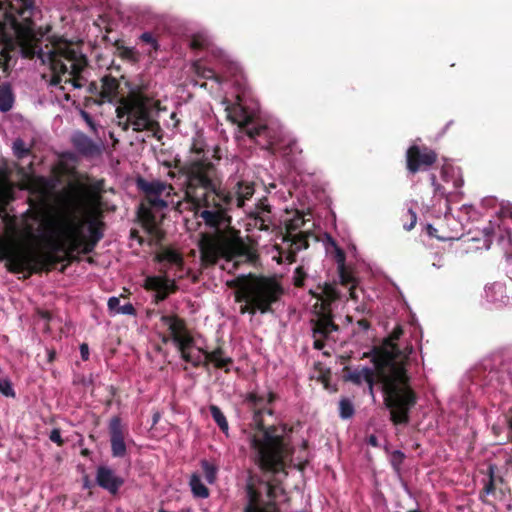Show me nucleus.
Masks as SVG:
<instances>
[{
	"label": "nucleus",
	"mask_w": 512,
	"mask_h": 512,
	"mask_svg": "<svg viewBox=\"0 0 512 512\" xmlns=\"http://www.w3.org/2000/svg\"><path fill=\"white\" fill-rule=\"evenodd\" d=\"M62 47L65 49L66 61L70 63L68 73L72 76L65 82L71 83L74 88H81L86 82L82 72L88 65L87 57L78 49H75L71 42H62Z\"/></svg>",
	"instance_id": "obj_13"
},
{
	"label": "nucleus",
	"mask_w": 512,
	"mask_h": 512,
	"mask_svg": "<svg viewBox=\"0 0 512 512\" xmlns=\"http://www.w3.org/2000/svg\"><path fill=\"white\" fill-rule=\"evenodd\" d=\"M368 443L374 447L378 446V439L375 435H370L368 438Z\"/></svg>",
	"instance_id": "obj_63"
},
{
	"label": "nucleus",
	"mask_w": 512,
	"mask_h": 512,
	"mask_svg": "<svg viewBox=\"0 0 512 512\" xmlns=\"http://www.w3.org/2000/svg\"><path fill=\"white\" fill-rule=\"evenodd\" d=\"M173 341L178 350H189L194 345V338L189 332L175 337Z\"/></svg>",
	"instance_id": "obj_36"
},
{
	"label": "nucleus",
	"mask_w": 512,
	"mask_h": 512,
	"mask_svg": "<svg viewBox=\"0 0 512 512\" xmlns=\"http://www.w3.org/2000/svg\"><path fill=\"white\" fill-rule=\"evenodd\" d=\"M276 397L272 391L268 392L267 400L255 391L248 393L246 397V401L257 408L254 413L256 431L250 439L251 447L256 453L257 464L261 470L274 474L284 470V459L291 454L287 439L291 429L286 424L266 427L261 417L263 413H273L271 409L264 408L263 404L273 403Z\"/></svg>",
	"instance_id": "obj_5"
},
{
	"label": "nucleus",
	"mask_w": 512,
	"mask_h": 512,
	"mask_svg": "<svg viewBox=\"0 0 512 512\" xmlns=\"http://www.w3.org/2000/svg\"><path fill=\"white\" fill-rule=\"evenodd\" d=\"M136 186L145 195L138 208V217L143 223L153 226L155 225L156 217L152 209L162 210L166 208L168 203L162 196L169 198L173 194L174 188L171 184L164 181H148L142 177L137 178Z\"/></svg>",
	"instance_id": "obj_8"
},
{
	"label": "nucleus",
	"mask_w": 512,
	"mask_h": 512,
	"mask_svg": "<svg viewBox=\"0 0 512 512\" xmlns=\"http://www.w3.org/2000/svg\"><path fill=\"white\" fill-rule=\"evenodd\" d=\"M238 124L250 139L255 140L266 149L271 148L272 142L269 141L271 131L267 125H251L252 121L250 118H246Z\"/></svg>",
	"instance_id": "obj_20"
},
{
	"label": "nucleus",
	"mask_w": 512,
	"mask_h": 512,
	"mask_svg": "<svg viewBox=\"0 0 512 512\" xmlns=\"http://www.w3.org/2000/svg\"><path fill=\"white\" fill-rule=\"evenodd\" d=\"M181 354V358L185 361L190 363L192 361V354L189 352V350H179Z\"/></svg>",
	"instance_id": "obj_57"
},
{
	"label": "nucleus",
	"mask_w": 512,
	"mask_h": 512,
	"mask_svg": "<svg viewBox=\"0 0 512 512\" xmlns=\"http://www.w3.org/2000/svg\"><path fill=\"white\" fill-rule=\"evenodd\" d=\"M87 92L91 95V99L94 101L95 99H100L101 93V84L99 85L95 81H91L88 84Z\"/></svg>",
	"instance_id": "obj_46"
},
{
	"label": "nucleus",
	"mask_w": 512,
	"mask_h": 512,
	"mask_svg": "<svg viewBox=\"0 0 512 512\" xmlns=\"http://www.w3.org/2000/svg\"><path fill=\"white\" fill-rule=\"evenodd\" d=\"M211 45L210 38L204 33H196L191 37L190 47L193 50L208 49Z\"/></svg>",
	"instance_id": "obj_32"
},
{
	"label": "nucleus",
	"mask_w": 512,
	"mask_h": 512,
	"mask_svg": "<svg viewBox=\"0 0 512 512\" xmlns=\"http://www.w3.org/2000/svg\"><path fill=\"white\" fill-rule=\"evenodd\" d=\"M114 46L118 52V55L125 60L136 62L138 60L137 52L130 47H126L121 40H117Z\"/></svg>",
	"instance_id": "obj_31"
},
{
	"label": "nucleus",
	"mask_w": 512,
	"mask_h": 512,
	"mask_svg": "<svg viewBox=\"0 0 512 512\" xmlns=\"http://www.w3.org/2000/svg\"><path fill=\"white\" fill-rule=\"evenodd\" d=\"M220 153V148L219 147H215L214 148V154H213V157L217 160H220L221 159V156L219 155Z\"/></svg>",
	"instance_id": "obj_64"
},
{
	"label": "nucleus",
	"mask_w": 512,
	"mask_h": 512,
	"mask_svg": "<svg viewBox=\"0 0 512 512\" xmlns=\"http://www.w3.org/2000/svg\"><path fill=\"white\" fill-rule=\"evenodd\" d=\"M0 393L6 397H15V391L12 387L11 381L8 378L0 379Z\"/></svg>",
	"instance_id": "obj_43"
},
{
	"label": "nucleus",
	"mask_w": 512,
	"mask_h": 512,
	"mask_svg": "<svg viewBox=\"0 0 512 512\" xmlns=\"http://www.w3.org/2000/svg\"><path fill=\"white\" fill-rule=\"evenodd\" d=\"M267 496L269 498V501H274L276 502V498H277V495H276V487L271 484V483H268L267 484Z\"/></svg>",
	"instance_id": "obj_53"
},
{
	"label": "nucleus",
	"mask_w": 512,
	"mask_h": 512,
	"mask_svg": "<svg viewBox=\"0 0 512 512\" xmlns=\"http://www.w3.org/2000/svg\"><path fill=\"white\" fill-rule=\"evenodd\" d=\"M104 184L105 181L100 179L88 186L82 187L86 204L89 206L91 214L96 217H102Z\"/></svg>",
	"instance_id": "obj_16"
},
{
	"label": "nucleus",
	"mask_w": 512,
	"mask_h": 512,
	"mask_svg": "<svg viewBox=\"0 0 512 512\" xmlns=\"http://www.w3.org/2000/svg\"><path fill=\"white\" fill-rule=\"evenodd\" d=\"M190 487L194 496L199 498H207L209 496V489L202 483L197 474H193L190 479Z\"/></svg>",
	"instance_id": "obj_30"
},
{
	"label": "nucleus",
	"mask_w": 512,
	"mask_h": 512,
	"mask_svg": "<svg viewBox=\"0 0 512 512\" xmlns=\"http://www.w3.org/2000/svg\"><path fill=\"white\" fill-rule=\"evenodd\" d=\"M495 467L493 465H490L488 468V482L485 484L483 488V492L487 495L494 494L495 492V475H494Z\"/></svg>",
	"instance_id": "obj_41"
},
{
	"label": "nucleus",
	"mask_w": 512,
	"mask_h": 512,
	"mask_svg": "<svg viewBox=\"0 0 512 512\" xmlns=\"http://www.w3.org/2000/svg\"><path fill=\"white\" fill-rule=\"evenodd\" d=\"M504 291H505V287L503 284L494 283L491 287L488 288V290H486V293H487V296H489V293L494 294L493 299H492L493 301L505 303L506 301L509 300V297L503 295Z\"/></svg>",
	"instance_id": "obj_34"
},
{
	"label": "nucleus",
	"mask_w": 512,
	"mask_h": 512,
	"mask_svg": "<svg viewBox=\"0 0 512 512\" xmlns=\"http://www.w3.org/2000/svg\"><path fill=\"white\" fill-rule=\"evenodd\" d=\"M325 339L321 336L314 337L313 347L316 350H322L325 347Z\"/></svg>",
	"instance_id": "obj_54"
},
{
	"label": "nucleus",
	"mask_w": 512,
	"mask_h": 512,
	"mask_svg": "<svg viewBox=\"0 0 512 512\" xmlns=\"http://www.w3.org/2000/svg\"><path fill=\"white\" fill-rule=\"evenodd\" d=\"M194 70L197 76L204 79H212L216 82H221V77L212 69L208 67L201 66L200 64H194Z\"/></svg>",
	"instance_id": "obj_33"
},
{
	"label": "nucleus",
	"mask_w": 512,
	"mask_h": 512,
	"mask_svg": "<svg viewBox=\"0 0 512 512\" xmlns=\"http://www.w3.org/2000/svg\"><path fill=\"white\" fill-rule=\"evenodd\" d=\"M34 9L35 0H9L6 8L0 1V36L4 40H11L14 36L23 57L33 59L36 56L43 64H49L52 71L50 85L57 86L62 82V75L69 71L62 47V42L68 41L62 37H49L51 46L46 45L45 51L40 46L44 33L35 31Z\"/></svg>",
	"instance_id": "obj_3"
},
{
	"label": "nucleus",
	"mask_w": 512,
	"mask_h": 512,
	"mask_svg": "<svg viewBox=\"0 0 512 512\" xmlns=\"http://www.w3.org/2000/svg\"><path fill=\"white\" fill-rule=\"evenodd\" d=\"M404 331L397 325L381 345L374 346L363 358L371 357L382 383L383 403L390 413L393 425H407L410 413L417 404V394L407 372V355L396 344Z\"/></svg>",
	"instance_id": "obj_2"
},
{
	"label": "nucleus",
	"mask_w": 512,
	"mask_h": 512,
	"mask_svg": "<svg viewBox=\"0 0 512 512\" xmlns=\"http://www.w3.org/2000/svg\"><path fill=\"white\" fill-rule=\"evenodd\" d=\"M341 379L344 382H351L357 386L362 385L364 379V367L361 369H352L350 366H344L341 371Z\"/></svg>",
	"instance_id": "obj_27"
},
{
	"label": "nucleus",
	"mask_w": 512,
	"mask_h": 512,
	"mask_svg": "<svg viewBox=\"0 0 512 512\" xmlns=\"http://www.w3.org/2000/svg\"><path fill=\"white\" fill-rule=\"evenodd\" d=\"M363 382H365L368 387L375 386L376 382H378L382 385V383L379 379L377 368L375 366H374V369L370 368V367H364Z\"/></svg>",
	"instance_id": "obj_38"
},
{
	"label": "nucleus",
	"mask_w": 512,
	"mask_h": 512,
	"mask_svg": "<svg viewBox=\"0 0 512 512\" xmlns=\"http://www.w3.org/2000/svg\"><path fill=\"white\" fill-rule=\"evenodd\" d=\"M170 118H171V120L174 121L173 127L178 128V126L180 124V119L177 117V113L172 112L170 115Z\"/></svg>",
	"instance_id": "obj_61"
},
{
	"label": "nucleus",
	"mask_w": 512,
	"mask_h": 512,
	"mask_svg": "<svg viewBox=\"0 0 512 512\" xmlns=\"http://www.w3.org/2000/svg\"><path fill=\"white\" fill-rule=\"evenodd\" d=\"M103 228L104 222L101 220H91L89 221L88 231L89 237L86 238L82 234V245L80 247V253L82 254H90L94 251L98 242L103 238Z\"/></svg>",
	"instance_id": "obj_21"
},
{
	"label": "nucleus",
	"mask_w": 512,
	"mask_h": 512,
	"mask_svg": "<svg viewBox=\"0 0 512 512\" xmlns=\"http://www.w3.org/2000/svg\"><path fill=\"white\" fill-rule=\"evenodd\" d=\"M430 182L431 185L434 187L435 193H437L440 190L441 185L437 182V177L435 174L430 175Z\"/></svg>",
	"instance_id": "obj_56"
},
{
	"label": "nucleus",
	"mask_w": 512,
	"mask_h": 512,
	"mask_svg": "<svg viewBox=\"0 0 512 512\" xmlns=\"http://www.w3.org/2000/svg\"><path fill=\"white\" fill-rule=\"evenodd\" d=\"M306 224V220L301 212L297 211L293 218L285 223V233L283 235V243H287L285 255L288 263H294L297 260L298 252L309 247V237L313 236L310 231H301Z\"/></svg>",
	"instance_id": "obj_10"
},
{
	"label": "nucleus",
	"mask_w": 512,
	"mask_h": 512,
	"mask_svg": "<svg viewBox=\"0 0 512 512\" xmlns=\"http://www.w3.org/2000/svg\"><path fill=\"white\" fill-rule=\"evenodd\" d=\"M190 151L200 157L184 163L178 161L177 171H170L169 176L183 178L184 201L190 205L195 218L215 231V235H204L200 240L202 264L212 266L220 258L233 261L234 269L242 263H256L259 259L256 248L244 241L239 230L231 227L230 215L234 207L242 208L254 195V183L239 180L231 187H223L218 169L205 156L203 147L194 142Z\"/></svg>",
	"instance_id": "obj_1"
},
{
	"label": "nucleus",
	"mask_w": 512,
	"mask_h": 512,
	"mask_svg": "<svg viewBox=\"0 0 512 512\" xmlns=\"http://www.w3.org/2000/svg\"><path fill=\"white\" fill-rule=\"evenodd\" d=\"M49 250L42 253L45 272H50L58 263L66 262L60 269L64 272L67 265L79 261L75 252L82 245V223L67 214L53 215L42 223Z\"/></svg>",
	"instance_id": "obj_6"
},
{
	"label": "nucleus",
	"mask_w": 512,
	"mask_h": 512,
	"mask_svg": "<svg viewBox=\"0 0 512 512\" xmlns=\"http://www.w3.org/2000/svg\"><path fill=\"white\" fill-rule=\"evenodd\" d=\"M100 83V99H95L94 103L118 104L116 116L123 131H128L132 127L134 132L148 131L153 137L161 139L162 129L155 118L160 110L159 100L147 95L142 86H135L126 96L120 97V81L111 74L102 76Z\"/></svg>",
	"instance_id": "obj_4"
},
{
	"label": "nucleus",
	"mask_w": 512,
	"mask_h": 512,
	"mask_svg": "<svg viewBox=\"0 0 512 512\" xmlns=\"http://www.w3.org/2000/svg\"><path fill=\"white\" fill-rule=\"evenodd\" d=\"M305 277H306V273L304 272L303 268L297 267L295 270L294 285L296 287H302L304 285Z\"/></svg>",
	"instance_id": "obj_47"
},
{
	"label": "nucleus",
	"mask_w": 512,
	"mask_h": 512,
	"mask_svg": "<svg viewBox=\"0 0 512 512\" xmlns=\"http://www.w3.org/2000/svg\"><path fill=\"white\" fill-rule=\"evenodd\" d=\"M143 287L147 291H154L153 301L156 304L166 300L170 294H174L178 290L175 280L167 276H147L144 280Z\"/></svg>",
	"instance_id": "obj_14"
},
{
	"label": "nucleus",
	"mask_w": 512,
	"mask_h": 512,
	"mask_svg": "<svg viewBox=\"0 0 512 512\" xmlns=\"http://www.w3.org/2000/svg\"><path fill=\"white\" fill-rule=\"evenodd\" d=\"M5 259V266L9 272L19 274L27 271V275L24 276L25 279L33 274L45 272L42 254L35 255L29 251H16L7 253Z\"/></svg>",
	"instance_id": "obj_11"
},
{
	"label": "nucleus",
	"mask_w": 512,
	"mask_h": 512,
	"mask_svg": "<svg viewBox=\"0 0 512 512\" xmlns=\"http://www.w3.org/2000/svg\"><path fill=\"white\" fill-rule=\"evenodd\" d=\"M210 414L215 421V423L218 425L220 430L223 433H227L229 429L228 421L224 415V413L221 411V409L217 405H210L209 406Z\"/></svg>",
	"instance_id": "obj_29"
},
{
	"label": "nucleus",
	"mask_w": 512,
	"mask_h": 512,
	"mask_svg": "<svg viewBox=\"0 0 512 512\" xmlns=\"http://www.w3.org/2000/svg\"><path fill=\"white\" fill-rule=\"evenodd\" d=\"M160 320L164 325L168 326L173 340L175 337L188 332L185 320L176 314L162 315Z\"/></svg>",
	"instance_id": "obj_25"
},
{
	"label": "nucleus",
	"mask_w": 512,
	"mask_h": 512,
	"mask_svg": "<svg viewBox=\"0 0 512 512\" xmlns=\"http://www.w3.org/2000/svg\"><path fill=\"white\" fill-rule=\"evenodd\" d=\"M72 141L75 149L84 156H94L100 152L98 145L83 133L75 135Z\"/></svg>",
	"instance_id": "obj_24"
},
{
	"label": "nucleus",
	"mask_w": 512,
	"mask_h": 512,
	"mask_svg": "<svg viewBox=\"0 0 512 512\" xmlns=\"http://www.w3.org/2000/svg\"><path fill=\"white\" fill-rule=\"evenodd\" d=\"M155 260L159 263H169L170 265L183 266L184 260L182 255L171 248H165L155 256Z\"/></svg>",
	"instance_id": "obj_26"
},
{
	"label": "nucleus",
	"mask_w": 512,
	"mask_h": 512,
	"mask_svg": "<svg viewBox=\"0 0 512 512\" xmlns=\"http://www.w3.org/2000/svg\"><path fill=\"white\" fill-rule=\"evenodd\" d=\"M270 213L271 207L267 203V199L263 198L257 203L254 211L250 213V217L254 219V225L258 229L268 231L272 224Z\"/></svg>",
	"instance_id": "obj_22"
},
{
	"label": "nucleus",
	"mask_w": 512,
	"mask_h": 512,
	"mask_svg": "<svg viewBox=\"0 0 512 512\" xmlns=\"http://www.w3.org/2000/svg\"><path fill=\"white\" fill-rule=\"evenodd\" d=\"M91 487H92V483H91L89 477L87 475L84 476V478H83V488L90 489Z\"/></svg>",
	"instance_id": "obj_62"
},
{
	"label": "nucleus",
	"mask_w": 512,
	"mask_h": 512,
	"mask_svg": "<svg viewBox=\"0 0 512 512\" xmlns=\"http://www.w3.org/2000/svg\"><path fill=\"white\" fill-rule=\"evenodd\" d=\"M201 467L207 482L210 484L214 483L217 476V467L207 460L201 461Z\"/></svg>",
	"instance_id": "obj_35"
},
{
	"label": "nucleus",
	"mask_w": 512,
	"mask_h": 512,
	"mask_svg": "<svg viewBox=\"0 0 512 512\" xmlns=\"http://www.w3.org/2000/svg\"><path fill=\"white\" fill-rule=\"evenodd\" d=\"M14 104V95L8 83L0 84V111L8 112Z\"/></svg>",
	"instance_id": "obj_28"
},
{
	"label": "nucleus",
	"mask_w": 512,
	"mask_h": 512,
	"mask_svg": "<svg viewBox=\"0 0 512 512\" xmlns=\"http://www.w3.org/2000/svg\"><path fill=\"white\" fill-rule=\"evenodd\" d=\"M405 459V455L400 450H395L391 454V465L396 471L400 470V467Z\"/></svg>",
	"instance_id": "obj_44"
},
{
	"label": "nucleus",
	"mask_w": 512,
	"mask_h": 512,
	"mask_svg": "<svg viewBox=\"0 0 512 512\" xmlns=\"http://www.w3.org/2000/svg\"><path fill=\"white\" fill-rule=\"evenodd\" d=\"M139 39L142 42L151 45V47L153 48V50L155 52L159 49V43H158L157 39L153 36V34L151 32H144V33H142L140 35Z\"/></svg>",
	"instance_id": "obj_45"
},
{
	"label": "nucleus",
	"mask_w": 512,
	"mask_h": 512,
	"mask_svg": "<svg viewBox=\"0 0 512 512\" xmlns=\"http://www.w3.org/2000/svg\"><path fill=\"white\" fill-rule=\"evenodd\" d=\"M357 325L362 330H368L370 328V322L367 319H360L357 321Z\"/></svg>",
	"instance_id": "obj_58"
},
{
	"label": "nucleus",
	"mask_w": 512,
	"mask_h": 512,
	"mask_svg": "<svg viewBox=\"0 0 512 512\" xmlns=\"http://www.w3.org/2000/svg\"><path fill=\"white\" fill-rule=\"evenodd\" d=\"M10 52L11 49L9 48L8 44L0 48V68L4 72H7L9 69V62L11 60Z\"/></svg>",
	"instance_id": "obj_40"
},
{
	"label": "nucleus",
	"mask_w": 512,
	"mask_h": 512,
	"mask_svg": "<svg viewBox=\"0 0 512 512\" xmlns=\"http://www.w3.org/2000/svg\"><path fill=\"white\" fill-rule=\"evenodd\" d=\"M351 355H340L339 362L344 366H348L347 363L350 361Z\"/></svg>",
	"instance_id": "obj_60"
},
{
	"label": "nucleus",
	"mask_w": 512,
	"mask_h": 512,
	"mask_svg": "<svg viewBox=\"0 0 512 512\" xmlns=\"http://www.w3.org/2000/svg\"><path fill=\"white\" fill-rule=\"evenodd\" d=\"M120 299L117 297H111L108 300V308L110 311L118 313V309H120Z\"/></svg>",
	"instance_id": "obj_52"
},
{
	"label": "nucleus",
	"mask_w": 512,
	"mask_h": 512,
	"mask_svg": "<svg viewBox=\"0 0 512 512\" xmlns=\"http://www.w3.org/2000/svg\"><path fill=\"white\" fill-rule=\"evenodd\" d=\"M406 169L411 174L427 171L438 160V154L432 148L423 145H411L406 151Z\"/></svg>",
	"instance_id": "obj_12"
},
{
	"label": "nucleus",
	"mask_w": 512,
	"mask_h": 512,
	"mask_svg": "<svg viewBox=\"0 0 512 512\" xmlns=\"http://www.w3.org/2000/svg\"><path fill=\"white\" fill-rule=\"evenodd\" d=\"M336 263H337V269H343L346 266V255L345 252L336 246V255H335Z\"/></svg>",
	"instance_id": "obj_48"
},
{
	"label": "nucleus",
	"mask_w": 512,
	"mask_h": 512,
	"mask_svg": "<svg viewBox=\"0 0 512 512\" xmlns=\"http://www.w3.org/2000/svg\"><path fill=\"white\" fill-rule=\"evenodd\" d=\"M80 354H81V358L84 361H87L89 359V348L86 343H83L80 345Z\"/></svg>",
	"instance_id": "obj_55"
},
{
	"label": "nucleus",
	"mask_w": 512,
	"mask_h": 512,
	"mask_svg": "<svg viewBox=\"0 0 512 512\" xmlns=\"http://www.w3.org/2000/svg\"><path fill=\"white\" fill-rule=\"evenodd\" d=\"M339 275V283L343 287H347L349 291L350 299L357 301V289L359 285V280L355 277L353 270L348 266H345L343 269H337Z\"/></svg>",
	"instance_id": "obj_23"
},
{
	"label": "nucleus",
	"mask_w": 512,
	"mask_h": 512,
	"mask_svg": "<svg viewBox=\"0 0 512 512\" xmlns=\"http://www.w3.org/2000/svg\"><path fill=\"white\" fill-rule=\"evenodd\" d=\"M227 285L237 289L236 302H245L240 306L241 314L272 313L273 305L278 303L284 294L282 285L275 278L257 276L252 273L238 276L228 281Z\"/></svg>",
	"instance_id": "obj_7"
},
{
	"label": "nucleus",
	"mask_w": 512,
	"mask_h": 512,
	"mask_svg": "<svg viewBox=\"0 0 512 512\" xmlns=\"http://www.w3.org/2000/svg\"><path fill=\"white\" fill-rule=\"evenodd\" d=\"M49 439L56 443L58 446H62L64 444V440L61 437V432L59 429L55 428L51 431Z\"/></svg>",
	"instance_id": "obj_50"
},
{
	"label": "nucleus",
	"mask_w": 512,
	"mask_h": 512,
	"mask_svg": "<svg viewBox=\"0 0 512 512\" xmlns=\"http://www.w3.org/2000/svg\"><path fill=\"white\" fill-rule=\"evenodd\" d=\"M426 230L429 236L438 238L437 229L434 228L431 224L427 225Z\"/></svg>",
	"instance_id": "obj_59"
},
{
	"label": "nucleus",
	"mask_w": 512,
	"mask_h": 512,
	"mask_svg": "<svg viewBox=\"0 0 512 512\" xmlns=\"http://www.w3.org/2000/svg\"><path fill=\"white\" fill-rule=\"evenodd\" d=\"M118 314H124V315H135L136 309L131 303H126L118 309Z\"/></svg>",
	"instance_id": "obj_51"
},
{
	"label": "nucleus",
	"mask_w": 512,
	"mask_h": 512,
	"mask_svg": "<svg viewBox=\"0 0 512 512\" xmlns=\"http://www.w3.org/2000/svg\"><path fill=\"white\" fill-rule=\"evenodd\" d=\"M197 350L202 356H206L207 369L209 365L212 364L216 369L224 370L225 373L230 372V367L233 365L234 361L232 357L227 355L223 345L218 344L217 347L211 351L202 347H198Z\"/></svg>",
	"instance_id": "obj_17"
},
{
	"label": "nucleus",
	"mask_w": 512,
	"mask_h": 512,
	"mask_svg": "<svg viewBox=\"0 0 512 512\" xmlns=\"http://www.w3.org/2000/svg\"><path fill=\"white\" fill-rule=\"evenodd\" d=\"M320 293L310 292L313 297L321 300L320 311L317 313V319L313 320V337L321 336L328 338L333 331L339 329L338 325L333 320V313L331 304L340 299L341 294L337 289V283L325 282L322 286Z\"/></svg>",
	"instance_id": "obj_9"
},
{
	"label": "nucleus",
	"mask_w": 512,
	"mask_h": 512,
	"mask_svg": "<svg viewBox=\"0 0 512 512\" xmlns=\"http://www.w3.org/2000/svg\"><path fill=\"white\" fill-rule=\"evenodd\" d=\"M13 152L18 159H22L30 154V149L25 146L22 139H16L13 143Z\"/></svg>",
	"instance_id": "obj_39"
},
{
	"label": "nucleus",
	"mask_w": 512,
	"mask_h": 512,
	"mask_svg": "<svg viewBox=\"0 0 512 512\" xmlns=\"http://www.w3.org/2000/svg\"><path fill=\"white\" fill-rule=\"evenodd\" d=\"M109 435L111 443V453L113 457L122 458L127 453L125 444L126 428L122 425L121 418L114 416L109 422Z\"/></svg>",
	"instance_id": "obj_15"
},
{
	"label": "nucleus",
	"mask_w": 512,
	"mask_h": 512,
	"mask_svg": "<svg viewBox=\"0 0 512 512\" xmlns=\"http://www.w3.org/2000/svg\"><path fill=\"white\" fill-rule=\"evenodd\" d=\"M354 406L347 398H342L339 402V414L342 419H349L354 415Z\"/></svg>",
	"instance_id": "obj_37"
},
{
	"label": "nucleus",
	"mask_w": 512,
	"mask_h": 512,
	"mask_svg": "<svg viewBox=\"0 0 512 512\" xmlns=\"http://www.w3.org/2000/svg\"><path fill=\"white\" fill-rule=\"evenodd\" d=\"M403 227L406 231L412 230L417 223V213L413 209H408L404 215Z\"/></svg>",
	"instance_id": "obj_42"
},
{
	"label": "nucleus",
	"mask_w": 512,
	"mask_h": 512,
	"mask_svg": "<svg viewBox=\"0 0 512 512\" xmlns=\"http://www.w3.org/2000/svg\"><path fill=\"white\" fill-rule=\"evenodd\" d=\"M246 493L248 501L243 512H279L277 503L274 501H268L264 505H261V493L253 484H247Z\"/></svg>",
	"instance_id": "obj_19"
},
{
	"label": "nucleus",
	"mask_w": 512,
	"mask_h": 512,
	"mask_svg": "<svg viewBox=\"0 0 512 512\" xmlns=\"http://www.w3.org/2000/svg\"><path fill=\"white\" fill-rule=\"evenodd\" d=\"M190 364H192V366L195 368L203 367V368L207 369L206 356H203V357L201 355L192 356V361H190Z\"/></svg>",
	"instance_id": "obj_49"
},
{
	"label": "nucleus",
	"mask_w": 512,
	"mask_h": 512,
	"mask_svg": "<svg viewBox=\"0 0 512 512\" xmlns=\"http://www.w3.org/2000/svg\"><path fill=\"white\" fill-rule=\"evenodd\" d=\"M124 479L107 466H99L96 471V484L111 495H116L124 484Z\"/></svg>",
	"instance_id": "obj_18"
}]
</instances>
